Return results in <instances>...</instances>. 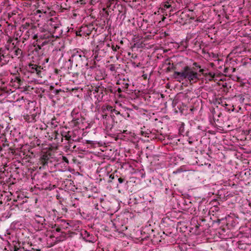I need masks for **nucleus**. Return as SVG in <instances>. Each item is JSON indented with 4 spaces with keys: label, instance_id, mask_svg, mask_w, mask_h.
<instances>
[{
    "label": "nucleus",
    "instance_id": "nucleus-1",
    "mask_svg": "<svg viewBox=\"0 0 251 251\" xmlns=\"http://www.w3.org/2000/svg\"><path fill=\"white\" fill-rule=\"evenodd\" d=\"M174 76L176 79L180 78L181 80L187 78L190 82H196L199 79L198 73L193 71L188 66L184 67L181 72L175 71Z\"/></svg>",
    "mask_w": 251,
    "mask_h": 251
},
{
    "label": "nucleus",
    "instance_id": "nucleus-2",
    "mask_svg": "<svg viewBox=\"0 0 251 251\" xmlns=\"http://www.w3.org/2000/svg\"><path fill=\"white\" fill-rule=\"evenodd\" d=\"M27 111H29L28 113L24 116V118L28 123H35L37 121V112L36 111L35 106L33 102L28 103V106L26 108Z\"/></svg>",
    "mask_w": 251,
    "mask_h": 251
},
{
    "label": "nucleus",
    "instance_id": "nucleus-3",
    "mask_svg": "<svg viewBox=\"0 0 251 251\" xmlns=\"http://www.w3.org/2000/svg\"><path fill=\"white\" fill-rule=\"evenodd\" d=\"M49 162H51V155L50 153L47 152L44 153L39 159V163L42 165V167H40L39 169H41L42 167L45 168L46 167L48 166Z\"/></svg>",
    "mask_w": 251,
    "mask_h": 251
},
{
    "label": "nucleus",
    "instance_id": "nucleus-4",
    "mask_svg": "<svg viewBox=\"0 0 251 251\" xmlns=\"http://www.w3.org/2000/svg\"><path fill=\"white\" fill-rule=\"evenodd\" d=\"M85 58V55L82 54L80 52L76 51L72 54L71 57L69 60V61L72 62H75L76 63V65L77 64H80L83 59Z\"/></svg>",
    "mask_w": 251,
    "mask_h": 251
},
{
    "label": "nucleus",
    "instance_id": "nucleus-5",
    "mask_svg": "<svg viewBox=\"0 0 251 251\" xmlns=\"http://www.w3.org/2000/svg\"><path fill=\"white\" fill-rule=\"evenodd\" d=\"M28 69L31 73L36 72L38 75L40 76L41 73V66H38L36 64H29Z\"/></svg>",
    "mask_w": 251,
    "mask_h": 251
},
{
    "label": "nucleus",
    "instance_id": "nucleus-6",
    "mask_svg": "<svg viewBox=\"0 0 251 251\" xmlns=\"http://www.w3.org/2000/svg\"><path fill=\"white\" fill-rule=\"evenodd\" d=\"M102 122L107 130L111 129L112 128L113 125L111 117L108 119H105V120H103Z\"/></svg>",
    "mask_w": 251,
    "mask_h": 251
},
{
    "label": "nucleus",
    "instance_id": "nucleus-7",
    "mask_svg": "<svg viewBox=\"0 0 251 251\" xmlns=\"http://www.w3.org/2000/svg\"><path fill=\"white\" fill-rule=\"evenodd\" d=\"M34 219L37 222V223L39 224H43V223L44 222L45 220L43 217L37 215H35Z\"/></svg>",
    "mask_w": 251,
    "mask_h": 251
},
{
    "label": "nucleus",
    "instance_id": "nucleus-8",
    "mask_svg": "<svg viewBox=\"0 0 251 251\" xmlns=\"http://www.w3.org/2000/svg\"><path fill=\"white\" fill-rule=\"evenodd\" d=\"M247 245L242 243V241L238 242V248L241 250H245L246 249Z\"/></svg>",
    "mask_w": 251,
    "mask_h": 251
},
{
    "label": "nucleus",
    "instance_id": "nucleus-9",
    "mask_svg": "<svg viewBox=\"0 0 251 251\" xmlns=\"http://www.w3.org/2000/svg\"><path fill=\"white\" fill-rule=\"evenodd\" d=\"M39 36L40 39H47L51 36V33H50L49 32L47 31L46 34L41 35Z\"/></svg>",
    "mask_w": 251,
    "mask_h": 251
},
{
    "label": "nucleus",
    "instance_id": "nucleus-10",
    "mask_svg": "<svg viewBox=\"0 0 251 251\" xmlns=\"http://www.w3.org/2000/svg\"><path fill=\"white\" fill-rule=\"evenodd\" d=\"M50 125L52 128H55L57 126L58 122L56 121L55 118H53L51 119L50 122Z\"/></svg>",
    "mask_w": 251,
    "mask_h": 251
},
{
    "label": "nucleus",
    "instance_id": "nucleus-11",
    "mask_svg": "<svg viewBox=\"0 0 251 251\" xmlns=\"http://www.w3.org/2000/svg\"><path fill=\"white\" fill-rule=\"evenodd\" d=\"M113 107L109 105H106L105 108L102 107L103 113H104V111H105V110L109 111L113 113Z\"/></svg>",
    "mask_w": 251,
    "mask_h": 251
},
{
    "label": "nucleus",
    "instance_id": "nucleus-12",
    "mask_svg": "<svg viewBox=\"0 0 251 251\" xmlns=\"http://www.w3.org/2000/svg\"><path fill=\"white\" fill-rule=\"evenodd\" d=\"M171 0H168L167 1L164 5V8H162L163 9H165V8H169L171 7V4H170V1Z\"/></svg>",
    "mask_w": 251,
    "mask_h": 251
},
{
    "label": "nucleus",
    "instance_id": "nucleus-13",
    "mask_svg": "<svg viewBox=\"0 0 251 251\" xmlns=\"http://www.w3.org/2000/svg\"><path fill=\"white\" fill-rule=\"evenodd\" d=\"M129 84L127 83H123L122 85V89L124 91L128 89Z\"/></svg>",
    "mask_w": 251,
    "mask_h": 251
},
{
    "label": "nucleus",
    "instance_id": "nucleus-14",
    "mask_svg": "<svg viewBox=\"0 0 251 251\" xmlns=\"http://www.w3.org/2000/svg\"><path fill=\"white\" fill-rule=\"evenodd\" d=\"M22 50L20 49H17L15 51V54L16 55H18L19 54H22Z\"/></svg>",
    "mask_w": 251,
    "mask_h": 251
},
{
    "label": "nucleus",
    "instance_id": "nucleus-15",
    "mask_svg": "<svg viewBox=\"0 0 251 251\" xmlns=\"http://www.w3.org/2000/svg\"><path fill=\"white\" fill-rule=\"evenodd\" d=\"M102 121L105 120V119H108V118H110V116H108L106 113H104L102 114Z\"/></svg>",
    "mask_w": 251,
    "mask_h": 251
},
{
    "label": "nucleus",
    "instance_id": "nucleus-16",
    "mask_svg": "<svg viewBox=\"0 0 251 251\" xmlns=\"http://www.w3.org/2000/svg\"><path fill=\"white\" fill-rule=\"evenodd\" d=\"M62 136L63 137H65V139H66L67 140L69 141H70V140L71 139V136L69 134V133H68V134H66V135H64H64H62Z\"/></svg>",
    "mask_w": 251,
    "mask_h": 251
},
{
    "label": "nucleus",
    "instance_id": "nucleus-17",
    "mask_svg": "<svg viewBox=\"0 0 251 251\" xmlns=\"http://www.w3.org/2000/svg\"><path fill=\"white\" fill-rule=\"evenodd\" d=\"M10 250L11 251H18L19 249L18 247L14 245L13 246L11 247V249Z\"/></svg>",
    "mask_w": 251,
    "mask_h": 251
},
{
    "label": "nucleus",
    "instance_id": "nucleus-18",
    "mask_svg": "<svg viewBox=\"0 0 251 251\" xmlns=\"http://www.w3.org/2000/svg\"><path fill=\"white\" fill-rule=\"evenodd\" d=\"M120 47L118 45H116L115 46L112 45V49L114 51H116L117 50L119 49Z\"/></svg>",
    "mask_w": 251,
    "mask_h": 251
},
{
    "label": "nucleus",
    "instance_id": "nucleus-19",
    "mask_svg": "<svg viewBox=\"0 0 251 251\" xmlns=\"http://www.w3.org/2000/svg\"><path fill=\"white\" fill-rule=\"evenodd\" d=\"M109 178L111 179L110 180H109L108 181V182H112V180L114 179L115 178V176L114 174H111L110 176H109Z\"/></svg>",
    "mask_w": 251,
    "mask_h": 251
},
{
    "label": "nucleus",
    "instance_id": "nucleus-20",
    "mask_svg": "<svg viewBox=\"0 0 251 251\" xmlns=\"http://www.w3.org/2000/svg\"><path fill=\"white\" fill-rule=\"evenodd\" d=\"M208 75L212 78H214L215 76V74L211 72L209 73Z\"/></svg>",
    "mask_w": 251,
    "mask_h": 251
},
{
    "label": "nucleus",
    "instance_id": "nucleus-21",
    "mask_svg": "<svg viewBox=\"0 0 251 251\" xmlns=\"http://www.w3.org/2000/svg\"><path fill=\"white\" fill-rule=\"evenodd\" d=\"M113 112H114L116 115H119L120 114V112L115 109L113 108Z\"/></svg>",
    "mask_w": 251,
    "mask_h": 251
},
{
    "label": "nucleus",
    "instance_id": "nucleus-22",
    "mask_svg": "<svg viewBox=\"0 0 251 251\" xmlns=\"http://www.w3.org/2000/svg\"><path fill=\"white\" fill-rule=\"evenodd\" d=\"M118 180L120 183H122L124 181V179L121 177L119 178Z\"/></svg>",
    "mask_w": 251,
    "mask_h": 251
},
{
    "label": "nucleus",
    "instance_id": "nucleus-23",
    "mask_svg": "<svg viewBox=\"0 0 251 251\" xmlns=\"http://www.w3.org/2000/svg\"><path fill=\"white\" fill-rule=\"evenodd\" d=\"M49 42V40L48 41H45L44 42H43L41 45L42 46H44L45 45H46Z\"/></svg>",
    "mask_w": 251,
    "mask_h": 251
},
{
    "label": "nucleus",
    "instance_id": "nucleus-24",
    "mask_svg": "<svg viewBox=\"0 0 251 251\" xmlns=\"http://www.w3.org/2000/svg\"><path fill=\"white\" fill-rule=\"evenodd\" d=\"M193 65L195 66V67H197V68H201V66L199 65H198L197 64V63H196V62H194L193 63Z\"/></svg>",
    "mask_w": 251,
    "mask_h": 251
},
{
    "label": "nucleus",
    "instance_id": "nucleus-25",
    "mask_svg": "<svg viewBox=\"0 0 251 251\" xmlns=\"http://www.w3.org/2000/svg\"><path fill=\"white\" fill-rule=\"evenodd\" d=\"M63 160L65 162H67V163H68V162H69V161H68V159H67V157H65V156H63Z\"/></svg>",
    "mask_w": 251,
    "mask_h": 251
},
{
    "label": "nucleus",
    "instance_id": "nucleus-26",
    "mask_svg": "<svg viewBox=\"0 0 251 251\" xmlns=\"http://www.w3.org/2000/svg\"><path fill=\"white\" fill-rule=\"evenodd\" d=\"M38 36L37 34H35L33 37V39H36L37 40V41H38Z\"/></svg>",
    "mask_w": 251,
    "mask_h": 251
},
{
    "label": "nucleus",
    "instance_id": "nucleus-27",
    "mask_svg": "<svg viewBox=\"0 0 251 251\" xmlns=\"http://www.w3.org/2000/svg\"><path fill=\"white\" fill-rule=\"evenodd\" d=\"M8 144L6 143V140H5V143L3 144L2 146L4 147L5 146H8Z\"/></svg>",
    "mask_w": 251,
    "mask_h": 251
},
{
    "label": "nucleus",
    "instance_id": "nucleus-28",
    "mask_svg": "<svg viewBox=\"0 0 251 251\" xmlns=\"http://www.w3.org/2000/svg\"><path fill=\"white\" fill-rule=\"evenodd\" d=\"M123 90V89L122 90V88H119L117 90V91L119 92V93H121Z\"/></svg>",
    "mask_w": 251,
    "mask_h": 251
},
{
    "label": "nucleus",
    "instance_id": "nucleus-29",
    "mask_svg": "<svg viewBox=\"0 0 251 251\" xmlns=\"http://www.w3.org/2000/svg\"><path fill=\"white\" fill-rule=\"evenodd\" d=\"M55 231L57 232H60L61 231V228L60 227H57L55 229Z\"/></svg>",
    "mask_w": 251,
    "mask_h": 251
},
{
    "label": "nucleus",
    "instance_id": "nucleus-30",
    "mask_svg": "<svg viewBox=\"0 0 251 251\" xmlns=\"http://www.w3.org/2000/svg\"><path fill=\"white\" fill-rule=\"evenodd\" d=\"M43 47L41 45H37V48L40 50L41 49V47Z\"/></svg>",
    "mask_w": 251,
    "mask_h": 251
},
{
    "label": "nucleus",
    "instance_id": "nucleus-31",
    "mask_svg": "<svg viewBox=\"0 0 251 251\" xmlns=\"http://www.w3.org/2000/svg\"><path fill=\"white\" fill-rule=\"evenodd\" d=\"M204 70L203 69H200L199 71V72L203 74Z\"/></svg>",
    "mask_w": 251,
    "mask_h": 251
},
{
    "label": "nucleus",
    "instance_id": "nucleus-32",
    "mask_svg": "<svg viewBox=\"0 0 251 251\" xmlns=\"http://www.w3.org/2000/svg\"><path fill=\"white\" fill-rule=\"evenodd\" d=\"M54 133H55V139H56L57 137V135L58 134L57 133V132L56 131H54Z\"/></svg>",
    "mask_w": 251,
    "mask_h": 251
},
{
    "label": "nucleus",
    "instance_id": "nucleus-33",
    "mask_svg": "<svg viewBox=\"0 0 251 251\" xmlns=\"http://www.w3.org/2000/svg\"><path fill=\"white\" fill-rule=\"evenodd\" d=\"M95 91L98 92L99 91L98 88H96Z\"/></svg>",
    "mask_w": 251,
    "mask_h": 251
},
{
    "label": "nucleus",
    "instance_id": "nucleus-34",
    "mask_svg": "<svg viewBox=\"0 0 251 251\" xmlns=\"http://www.w3.org/2000/svg\"><path fill=\"white\" fill-rule=\"evenodd\" d=\"M58 27V26H54V28L55 29H56V28H57Z\"/></svg>",
    "mask_w": 251,
    "mask_h": 251
},
{
    "label": "nucleus",
    "instance_id": "nucleus-35",
    "mask_svg": "<svg viewBox=\"0 0 251 251\" xmlns=\"http://www.w3.org/2000/svg\"><path fill=\"white\" fill-rule=\"evenodd\" d=\"M2 150V147H1V146L0 145V151Z\"/></svg>",
    "mask_w": 251,
    "mask_h": 251
},
{
    "label": "nucleus",
    "instance_id": "nucleus-36",
    "mask_svg": "<svg viewBox=\"0 0 251 251\" xmlns=\"http://www.w3.org/2000/svg\"><path fill=\"white\" fill-rule=\"evenodd\" d=\"M113 67H112V68L111 67V68H110V70H111V71H113V70H113Z\"/></svg>",
    "mask_w": 251,
    "mask_h": 251
},
{
    "label": "nucleus",
    "instance_id": "nucleus-37",
    "mask_svg": "<svg viewBox=\"0 0 251 251\" xmlns=\"http://www.w3.org/2000/svg\"><path fill=\"white\" fill-rule=\"evenodd\" d=\"M48 60H49V59H46V62H48Z\"/></svg>",
    "mask_w": 251,
    "mask_h": 251
},
{
    "label": "nucleus",
    "instance_id": "nucleus-38",
    "mask_svg": "<svg viewBox=\"0 0 251 251\" xmlns=\"http://www.w3.org/2000/svg\"><path fill=\"white\" fill-rule=\"evenodd\" d=\"M192 143V141H189V143H190V144H191Z\"/></svg>",
    "mask_w": 251,
    "mask_h": 251
},
{
    "label": "nucleus",
    "instance_id": "nucleus-39",
    "mask_svg": "<svg viewBox=\"0 0 251 251\" xmlns=\"http://www.w3.org/2000/svg\"><path fill=\"white\" fill-rule=\"evenodd\" d=\"M1 57H0V60H1Z\"/></svg>",
    "mask_w": 251,
    "mask_h": 251
}]
</instances>
